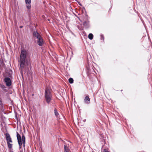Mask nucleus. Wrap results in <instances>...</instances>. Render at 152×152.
Masks as SVG:
<instances>
[{
	"mask_svg": "<svg viewBox=\"0 0 152 152\" xmlns=\"http://www.w3.org/2000/svg\"><path fill=\"white\" fill-rule=\"evenodd\" d=\"M25 3L26 4V7L28 9L31 8V0H25Z\"/></svg>",
	"mask_w": 152,
	"mask_h": 152,
	"instance_id": "obj_7",
	"label": "nucleus"
},
{
	"mask_svg": "<svg viewBox=\"0 0 152 152\" xmlns=\"http://www.w3.org/2000/svg\"><path fill=\"white\" fill-rule=\"evenodd\" d=\"M37 42L38 44L40 46H42L44 44V41L42 37L38 39Z\"/></svg>",
	"mask_w": 152,
	"mask_h": 152,
	"instance_id": "obj_5",
	"label": "nucleus"
},
{
	"mask_svg": "<svg viewBox=\"0 0 152 152\" xmlns=\"http://www.w3.org/2000/svg\"><path fill=\"white\" fill-rule=\"evenodd\" d=\"M93 35L92 34L90 33L89 34L88 36V38L91 40L93 38Z\"/></svg>",
	"mask_w": 152,
	"mask_h": 152,
	"instance_id": "obj_12",
	"label": "nucleus"
},
{
	"mask_svg": "<svg viewBox=\"0 0 152 152\" xmlns=\"http://www.w3.org/2000/svg\"><path fill=\"white\" fill-rule=\"evenodd\" d=\"M90 99L88 95L86 96L85 97L84 101L87 104H89L90 103Z\"/></svg>",
	"mask_w": 152,
	"mask_h": 152,
	"instance_id": "obj_9",
	"label": "nucleus"
},
{
	"mask_svg": "<svg viewBox=\"0 0 152 152\" xmlns=\"http://www.w3.org/2000/svg\"><path fill=\"white\" fill-rule=\"evenodd\" d=\"M10 142H7V144L8 145V148L10 150H11L12 147V144H11L10 143Z\"/></svg>",
	"mask_w": 152,
	"mask_h": 152,
	"instance_id": "obj_11",
	"label": "nucleus"
},
{
	"mask_svg": "<svg viewBox=\"0 0 152 152\" xmlns=\"http://www.w3.org/2000/svg\"><path fill=\"white\" fill-rule=\"evenodd\" d=\"M79 5H80V6H81V5H82L80 4V3H79Z\"/></svg>",
	"mask_w": 152,
	"mask_h": 152,
	"instance_id": "obj_19",
	"label": "nucleus"
},
{
	"mask_svg": "<svg viewBox=\"0 0 152 152\" xmlns=\"http://www.w3.org/2000/svg\"><path fill=\"white\" fill-rule=\"evenodd\" d=\"M33 35L37 39L41 37L40 34L36 31H34L33 32Z\"/></svg>",
	"mask_w": 152,
	"mask_h": 152,
	"instance_id": "obj_8",
	"label": "nucleus"
},
{
	"mask_svg": "<svg viewBox=\"0 0 152 152\" xmlns=\"http://www.w3.org/2000/svg\"><path fill=\"white\" fill-rule=\"evenodd\" d=\"M0 102H1V100H0Z\"/></svg>",
	"mask_w": 152,
	"mask_h": 152,
	"instance_id": "obj_20",
	"label": "nucleus"
},
{
	"mask_svg": "<svg viewBox=\"0 0 152 152\" xmlns=\"http://www.w3.org/2000/svg\"><path fill=\"white\" fill-rule=\"evenodd\" d=\"M17 137L19 146V148L20 149L22 148V140H25V137L24 135L23 134L22 135L21 139L20 135L17 132Z\"/></svg>",
	"mask_w": 152,
	"mask_h": 152,
	"instance_id": "obj_3",
	"label": "nucleus"
},
{
	"mask_svg": "<svg viewBox=\"0 0 152 152\" xmlns=\"http://www.w3.org/2000/svg\"><path fill=\"white\" fill-rule=\"evenodd\" d=\"M103 152H109L108 150L106 149H104L103 150Z\"/></svg>",
	"mask_w": 152,
	"mask_h": 152,
	"instance_id": "obj_17",
	"label": "nucleus"
},
{
	"mask_svg": "<svg viewBox=\"0 0 152 152\" xmlns=\"http://www.w3.org/2000/svg\"><path fill=\"white\" fill-rule=\"evenodd\" d=\"M64 152H70V150L69 148L66 145H64Z\"/></svg>",
	"mask_w": 152,
	"mask_h": 152,
	"instance_id": "obj_10",
	"label": "nucleus"
},
{
	"mask_svg": "<svg viewBox=\"0 0 152 152\" xmlns=\"http://www.w3.org/2000/svg\"><path fill=\"white\" fill-rule=\"evenodd\" d=\"M69 81L70 83H73V80L72 78H70L69 79Z\"/></svg>",
	"mask_w": 152,
	"mask_h": 152,
	"instance_id": "obj_14",
	"label": "nucleus"
},
{
	"mask_svg": "<svg viewBox=\"0 0 152 152\" xmlns=\"http://www.w3.org/2000/svg\"><path fill=\"white\" fill-rule=\"evenodd\" d=\"M23 27V26H20V28H22Z\"/></svg>",
	"mask_w": 152,
	"mask_h": 152,
	"instance_id": "obj_18",
	"label": "nucleus"
},
{
	"mask_svg": "<svg viewBox=\"0 0 152 152\" xmlns=\"http://www.w3.org/2000/svg\"><path fill=\"white\" fill-rule=\"evenodd\" d=\"M27 53V52L26 50L23 49L21 50L20 58V65L21 70L24 67L25 62L26 60Z\"/></svg>",
	"mask_w": 152,
	"mask_h": 152,
	"instance_id": "obj_1",
	"label": "nucleus"
},
{
	"mask_svg": "<svg viewBox=\"0 0 152 152\" xmlns=\"http://www.w3.org/2000/svg\"><path fill=\"white\" fill-rule=\"evenodd\" d=\"M25 140H22V143L23 144V146L24 147L25 146Z\"/></svg>",
	"mask_w": 152,
	"mask_h": 152,
	"instance_id": "obj_15",
	"label": "nucleus"
},
{
	"mask_svg": "<svg viewBox=\"0 0 152 152\" xmlns=\"http://www.w3.org/2000/svg\"><path fill=\"white\" fill-rule=\"evenodd\" d=\"M52 96L50 90L46 89L45 91V98L46 102L49 104L51 101Z\"/></svg>",
	"mask_w": 152,
	"mask_h": 152,
	"instance_id": "obj_2",
	"label": "nucleus"
},
{
	"mask_svg": "<svg viewBox=\"0 0 152 152\" xmlns=\"http://www.w3.org/2000/svg\"><path fill=\"white\" fill-rule=\"evenodd\" d=\"M101 39H102V40H104V37L103 35H101Z\"/></svg>",
	"mask_w": 152,
	"mask_h": 152,
	"instance_id": "obj_16",
	"label": "nucleus"
},
{
	"mask_svg": "<svg viewBox=\"0 0 152 152\" xmlns=\"http://www.w3.org/2000/svg\"><path fill=\"white\" fill-rule=\"evenodd\" d=\"M5 137L7 143L9 142H12V139L9 134L8 133H6L5 134Z\"/></svg>",
	"mask_w": 152,
	"mask_h": 152,
	"instance_id": "obj_4",
	"label": "nucleus"
},
{
	"mask_svg": "<svg viewBox=\"0 0 152 152\" xmlns=\"http://www.w3.org/2000/svg\"><path fill=\"white\" fill-rule=\"evenodd\" d=\"M54 113L55 115L57 117H58V115H59V113L57 112V110L56 109H55L54 110Z\"/></svg>",
	"mask_w": 152,
	"mask_h": 152,
	"instance_id": "obj_13",
	"label": "nucleus"
},
{
	"mask_svg": "<svg viewBox=\"0 0 152 152\" xmlns=\"http://www.w3.org/2000/svg\"><path fill=\"white\" fill-rule=\"evenodd\" d=\"M5 82H6L7 86H10L11 84V83L10 79L9 77H6L4 79Z\"/></svg>",
	"mask_w": 152,
	"mask_h": 152,
	"instance_id": "obj_6",
	"label": "nucleus"
}]
</instances>
